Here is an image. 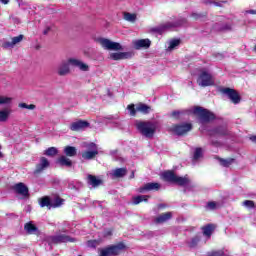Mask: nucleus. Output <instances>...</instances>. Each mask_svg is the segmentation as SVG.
I'll return each mask as SVG.
<instances>
[{"label": "nucleus", "instance_id": "nucleus-1", "mask_svg": "<svg viewBox=\"0 0 256 256\" xmlns=\"http://www.w3.org/2000/svg\"><path fill=\"white\" fill-rule=\"evenodd\" d=\"M69 65H72V67H78L80 71H89V65L84 63L83 61L76 59V58H70L68 61H62L60 64L57 66V75L60 77H67L69 73H71V68Z\"/></svg>", "mask_w": 256, "mask_h": 256}, {"label": "nucleus", "instance_id": "nucleus-2", "mask_svg": "<svg viewBox=\"0 0 256 256\" xmlns=\"http://www.w3.org/2000/svg\"><path fill=\"white\" fill-rule=\"evenodd\" d=\"M136 128L147 139L153 138L155 131H157V122L153 121H137Z\"/></svg>", "mask_w": 256, "mask_h": 256}, {"label": "nucleus", "instance_id": "nucleus-3", "mask_svg": "<svg viewBox=\"0 0 256 256\" xmlns=\"http://www.w3.org/2000/svg\"><path fill=\"white\" fill-rule=\"evenodd\" d=\"M190 113H193V115H198L201 123H209V121H213V119H215V114H213V112L204 109L201 106L190 108Z\"/></svg>", "mask_w": 256, "mask_h": 256}, {"label": "nucleus", "instance_id": "nucleus-4", "mask_svg": "<svg viewBox=\"0 0 256 256\" xmlns=\"http://www.w3.org/2000/svg\"><path fill=\"white\" fill-rule=\"evenodd\" d=\"M96 43L98 45H101L102 49H105L106 51H123V46L119 42L111 41L107 38H96Z\"/></svg>", "mask_w": 256, "mask_h": 256}, {"label": "nucleus", "instance_id": "nucleus-5", "mask_svg": "<svg viewBox=\"0 0 256 256\" xmlns=\"http://www.w3.org/2000/svg\"><path fill=\"white\" fill-rule=\"evenodd\" d=\"M199 87H213L215 85V77L207 70H202L197 78Z\"/></svg>", "mask_w": 256, "mask_h": 256}, {"label": "nucleus", "instance_id": "nucleus-6", "mask_svg": "<svg viewBox=\"0 0 256 256\" xmlns=\"http://www.w3.org/2000/svg\"><path fill=\"white\" fill-rule=\"evenodd\" d=\"M162 179L169 181L170 183H177V185H187L189 183L188 177H179L173 173V171H166L162 173Z\"/></svg>", "mask_w": 256, "mask_h": 256}, {"label": "nucleus", "instance_id": "nucleus-7", "mask_svg": "<svg viewBox=\"0 0 256 256\" xmlns=\"http://www.w3.org/2000/svg\"><path fill=\"white\" fill-rule=\"evenodd\" d=\"M125 251V244L118 243L116 245H110L100 250V256H117L121 255V252Z\"/></svg>", "mask_w": 256, "mask_h": 256}, {"label": "nucleus", "instance_id": "nucleus-8", "mask_svg": "<svg viewBox=\"0 0 256 256\" xmlns=\"http://www.w3.org/2000/svg\"><path fill=\"white\" fill-rule=\"evenodd\" d=\"M48 245H57L59 243H75V238L67 235L48 236L46 238Z\"/></svg>", "mask_w": 256, "mask_h": 256}, {"label": "nucleus", "instance_id": "nucleus-9", "mask_svg": "<svg viewBox=\"0 0 256 256\" xmlns=\"http://www.w3.org/2000/svg\"><path fill=\"white\" fill-rule=\"evenodd\" d=\"M193 129V126L191 123H182L178 125H173L170 127L171 133H174L175 135L181 136V135H187L189 131Z\"/></svg>", "mask_w": 256, "mask_h": 256}, {"label": "nucleus", "instance_id": "nucleus-10", "mask_svg": "<svg viewBox=\"0 0 256 256\" xmlns=\"http://www.w3.org/2000/svg\"><path fill=\"white\" fill-rule=\"evenodd\" d=\"M221 93L224 95H227V97L234 103V105H237L241 103V97L239 96V93L231 88H222Z\"/></svg>", "mask_w": 256, "mask_h": 256}, {"label": "nucleus", "instance_id": "nucleus-11", "mask_svg": "<svg viewBox=\"0 0 256 256\" xmlns=\"http://www.w3.org/2000/svg\"><path fill=\"white\" fill-rule=\"evenodd\" d=\"M85 148L90 150L82 153L83 159H94L99 154V151L97 150V145H95V143L86 144Z\"/></svg>", "mask_w": 256, "mask_h": 256}, {"label": "nucleus", "instance_id": "nucleus-12", "mask_svg": "<svg viewBox=\"0 0 256 256\" xmlns=\"http://www.w3.org/2000/svg\"><path fill=\"white\" fill-rule=\"evenodd\" d=\"M12 189L17 195H20L22 199H27V197H29V188L23 182L15 184Z\"/></svg>", "mask_w": 256, "mask_h": 256}, {"label": "nucleus", "instance_id": "nucleus-13", "mask_svg": "<svg viewBox=\"0 0 256 256\" xmlns=\"http://www.w3.org/2000/svg\"><path fill=\"white\" fill-rule=\"evenodd\" d=\"M187 23V20L185 18L180 19L177 23L172 22H166L165 24H162L158 30L160 33H163V31H168V29H173L175 27H181V25H185Z\"/></svg>", "mask_w": 256, "mask_h": 256}, {"label": "nucleus", "instance_id": "nucleus-14", "mask_svg": "<svg viewBox=\"0 0 256 256\" xmlns=\"http://www.w3.org/2000/svg\"><path fill=\"white\" fill-rule=\"evenodd\" d=\"M208 135H210L211 137H225L229 135V130H227V127L225 126H220L209 130Z\"/></svg>", "mask_w": 256, "mask_h": 256}, {"label": "nucleus", "instance_id": "nucleus-15", "mask_svg": "<svg viewBox=\"0 0 256 256\" xmlns=\"http://www.w3.org/2000/svg\"><path fill=\"white\" fill-rule=\"evenodd\" d=\"M89 127V122L85 120H77L70 124L71 131H83V129H87Z\"/></svg>", "mask_w": 256, "mask_h": 256}, {"label": "nucleus", "instance_id": "nucleus-16", "mask_svg": "<svg viewBox=\"0 0 256 256\" xmlns=\"http://www.w3.org/2000/svg\"><path fill=\"white\" fill-rule=\"evenodd\" d=\"M132 45L134 49H149L151 47V40L149 39H139V40H134L132 42Z\"/></svg>", "mask_w": 256, "mask_h": 256}, {"label": "nucleus", "instance_id": "nucleus-17", "mask_svg": "<svg viewBox=\"0 0 256 256\" xmlns=\"http://www.w3.org/2000/svg\"><path fill=\"white\" fill-rule=\"evenodd\" d=\"M161 189V184L157 182L146 183L144 186L139 188L140 193H145V191H159Z\"/></svg>", "mask_w": 256, "mask_h": 256}, {"label": "nucleus", "instance_id": "nucleus-18", "mask_svg": "<svg viewBox=\"0 0 256 256\" xmlns=\"http://www.w3.org/2000/svg\"><path fill=\"white\" fill-rule=\"evenodd\" d=\"M130 57V52H114L109 55V59H112V61H123V59H129Z\"/></svg>", "mask_w": 256, "mask_h": 256}, {"label": "nucleus", "instance_id": "nucleus-19", "mask_svg": "<svg viewBox=\"0 0 256 256\" xmlns=\"http://www.w3.org/2000/svg\"><path fill=\"white\" fill-rule=\"evenodd\" d=\"M49 165V160L45 157H41L39 163L36 165L35 173H43L45 169H48Z\"/></svg>", "mask_w": 256, "mask_h": 256}, {"label": "nucleus", "instance_id": "nucleus-20", "mask_svg": "<svg viewBox=\"0 0 256 256\" xmlns=\"http://www.w3.org/2000/svg\"><path fill=\"white\" fill-rule=\"evenodd\" d=\"M21 41H23V35L13 37L11 42H4L2 44V47H4V49H13V47H15V45H18V43H21Z\"/></svg>", "mask_w": 256, "mask_h": 256}, {"label": "nucleus", "instance_id": "nucleus-21", "mask_svg": "<svg viewBox=\"0 0 256 256\" xmlns=\"http://www.w3.org/2000/svg\"><path fill=\"white\" fill-rule=\"evenodd\" d=\"M24 229L28 235H39V228H37V226H35L32 221L26 223L24 225Z\"/></svg>", "mask_w": 256, "mask_h": 256}, {"label": "nucleus", "instance_id": "nucleus-22", "mask_svg": "<svg viewBox=\"0 0 256 256\" xmlns=\"http://www.w3.org/2000/svg\"><path fill=\"white\" fill-rule=\"evenodd\" d=\"M11 113H13V110L9 108L0 110V123H7L9 121V117H11Z\"/></svg>", "mask_w": 256, "mask_h": 256}, {"label": "nucleus", "instance_id": "nucleus-23", "mask_svg": "<svg viewBox=\"0 0 256 256\" xmlns=\"http://www.w3.org/2000/svg\"><path fill=\"white\" fill-rule=\"evenodd\" d=\"M112 177L115 179H120L121 177H125L127 175V168H117L112 170Z\"/></svg>", "mask_w": 256, "mask_h": 256}, {"label": "nucleus", "instance_id": "nucleus-24", "mask_svg": "<svg viewBox=\"0 0 256 256\" xmlns=\"http://www.w3.org/2000/svg\"><path fill=\"white\" fill-rule=\"evenodd\" d=\"M173 217L171 212L162 213L155 218V223H165Z\"/></svg>", "mask_w": 256, "mask_h": 256}, {"label": "nucleus", "instance_id": "nucleus-25", "mask_svg": "<svg viewBox=\"0 0 256 256\" xmlns=\"http://www.w3.org/2000/svg\"><path fill=\"white\" fill-rule=\"evenodd\" d=\"M87 179H88V185H91L92 187H99V185L103 183L102 179H99L97 178V176H93L91 174L87 176Z\"/></svg>", "mask_w": 256, "mask_h": 256}, {"label": "nucleus", "instance_id": "nucleus-26", "mask_svg": "<svg viewBox=\"0 0 256 256\" xmlns=\"http://www.w3.org/2000/svg\"><path fill=\"white\" fill-rule=\"evenodd\" d=\"M123 20L128 23H135L137 21V14L130 12H123Z\"/></svg>", "mask_w": 256, "mask_h": 256}, {"label": "nucleus", "instance_id": "nucleus-27", "mask_svg": "<svg viewBox=\"0 0 256 256\" xmlns=\"http://www.w3.org/2000/svg\"><path fill=\"white\" fill-rule=\"evenodd\" d=\"M136 111L139 113H143L144 115H147L151 113V106H147L146 104L140 103L136 107Z\"/></svg>", "mask_w": 256, "mask_h": 256}, {"label": "nucleus", "instance_id": "nucleus-28", "mask_svg": "<svg viewBox=\"0 0 256 256\" xmlns=\"http://www.w3.org/2000/svg\"><path fill=\"white\" fill-rule=\"evenodd\" d=\"M180 115H191V108L188 110H175L171 113V117H174V119H179Z\"/></svg>", "mask_w": 256, "mask_h": 256}, {"label": "nucleus", "instance_id": "nucleus-29", "mask_svg": "<svg viewBox=\"0 0 256 256\" xmlns=\"http://www.w3.org/2000/svg\"><path fill=\"white\" fill-rule=\"evenodd\" d=\"M64 153L67 157H75V155H77V148L73 146H66L64 148Z\"/></svg>", "mask_w": 256, "mask_h": 256}, {"label": "nucleus", "instance_id": "nucleus-30", "mask_svg": "<svg viewBox=\"0 0 256 256\" xmlns=\"http://www.w3.org/2000/svg\"><path fill=\"white\" fill-rule=\"evenodd\" d=\"M58 163L62 165V167H71V165H73L71 159L67 158L66 156H61L58 159Z\"/></svg>", "mask_w": 256, "mask_h": 256}, {"label": "nucleus", "instance_id": "nucleus-31", "mask_svg": "<svg viewBox=\"0 0 256 256\" xmlns=\"http://www.w3.org/2000/svg\"><path fill=\"white\" fill-rule=\"evenodd\" d=\"M199 241H201V234H198V235L194 236L193 238H191V240L188 242V246L191 249H194V247L199 245Z\"/></svg>", "mask_w": 256, "mask_h": 256}, {"label": "nucleus", "instance_id": "nucleus-32", "mask_svg": "<svg viewBox=\"0 0 256 256\" xmlns=\"http://www.w3.org/2000/svg\"><path fill=\"white\" fill-rule=\"evenodd\" d=\"M200 159H203V148H196L193 156V163H197Z\"/></svg>", "mask_w": 256, "mask_h": 256}, {"label": "nucleus", "instance_id": "nucleus-33", "mask_svg": "<svg viewBox=\"0 0 256 256\" xmlns=\"http://www.w3.org/2000/svg\"><path fill=\"white\" fill-rule=\"evenodd\" d=\"M149 196L147 195H139L133 197L132 201L134 205H139V203H143V201H148Z\"/></svg>", "mask_w": 256, "mask_h": 256}, {"label": "nucleus", "instance_id": "nucleus-34", "mask_svg": "<svg viewBox=\"0 0 256 256\" xmlns=\"http://www.w3.org/2000/svg\"><path fill=\"white\" fill-rule=\"evenodd\" d=\"M202 231H203V235H205L206 237H211V235H213V225L209 224L203 227Z\"/></svg>", "mask_w": 256, "mask_h": 256}, {"label": "nucleus", "instance_id": "nucleus-35", "mask_svg": "<svg viewBox=\"0 0 256 256\" xmlns=\"http://www.w3.org/2000/svg\"><path fill=\"white\" fill-rule=\"evenodd\" d=\"M13 98L0 95V105H11Z\"/></svg>", "mask_w": 256, "mask_h": 256}, {"label": "nucleus", "instance_id": "nucleus-36", "mask_svg": "<svg viewBox=\"0 0 256 256\" xmlns=\"http://www.w3.org/2000/svg\"><path fill=\"white\" fill-rule=\"evenodd\" d=\"M44 155L47 157H55L57 155V148L55 147H50L44 151Z\"/></svg>", "mask_w": 256, "mask_h": 256}, {"label": "nucleus", "instance_id": "nucleus-37", "mask_svg": "<svg viewBox=\"0 0 256 256\" xmlns=\"http://www.w3.org/2000/svg\"><path fill=\"white\" fill-rule=\"evenodd\" d=\"M235 159L233 158H228V159H220V165H222V167H230L231 165H233Z\"/></svg>", "mask_w": 256, "mask_h": 256}, {"label": "nucleus", "instance_id": "nucleus-38", "mask_svg": "<svg viewBox=\"0 0 256 256\" xmlns=\"http://www.w3.org/2000/svg\"><path fill=\"white\" fill-rule=\"evenodd\" d=\"M63 199L56 197L54 198V200L51 201V207L52 208H57V207H61L63 205Z\"/></svg>", "mask_w": 256, "mask_h": 256}, {"label": "nucleus", "instance_id": "nucleus-39", "mask_svg": "<svg viewBox=\"0 0 256 256\" xmlns=\"http://www.w3.org/2000/svg\"><path fill=\"white\" fill-rule=\"evenodd\" d=\"M202 3H204L205 5H215L216 7H223L224 3H227V1L213 2L211 0H202Z\"/></svg>", "mask_w": 256, "mask_h": 256}, {"label": "nucleus", "instance_id": "nucleus-40", "mask_svg": "<svg viewBox=\"0 0 256 256\" xmlns=\"http://www.w3.org/2000/svg\"><path fill=\"white\" fill-rule=\"evenodd\" d=\"M181 41L179 39H174L169 42L168 51H173L175 47H179Z\"/></svg>", "mask_w": 256, "mask_h": 256}, {"label": "nucleus", "instance_id": "nucleus-41", "mask_svg": "<svg viewBox=\"0 0 256 256\" xmlns=\"http://www.w3.org/2000/svg\"><path fill=\"white\" fill-rule=\"evenodd\" d=\"M18 107H20V109H28L29 111H33L36 109V106L34 104H27V103H19Z\"/></svg>", "mask_w": 256, "mask_h": 256}, {"label": "nucleus", "instance_id": "nucleus-42", "mask_svg": "<svg viewBox=\"0 0 256 256\" xmlns=\"http://www.w3.org/2000/svg\"><path fill=\"white\" fill-rule=\"evenodd\" d=\"M40 206L49 207V209L53 208V206H51V200H49V197L42 198L40 201Z\"/></svg>", "mask_w": 256, "mask_h": 256}, {"label": "nucleus", "instance_id": "nucleus-43", "mask_svg": "<svg viewBox=\"0 0 256 256\" xmlns=\"http://www.w3.org/2000/svg\"><path fill=\"white\" fill-rule=\"evenodd\" d=\"M127 109L130 112L131 117H135V115L137 114V109H135V105L130 104L128 105Z\"/></svg>", "mask_w": 256, "mask_h": 256}, {"label": "nucleus", "instance_id": "nucleus-44", "mask_svg": "<svg viewBox=\"0 0 256 256\" xmlns=\"http://www.w3.org/2000/svg\"><path fill=\"white\" fill-rule=\"evenodd\" d=\"M216 29L218 31H231L232 26L231 24H225V25H222L221 27H216Z\"/></svg>", "mask_w": 256, "mask_h": 256}, {"label": "nucleus", "instance_id": "nucleus-45", "mask_svg": "<svg viewBox=\"0 0 256 256\" xmlns=\"http://www.w3.org/2000/svg\"><path fill=\"white\" fill-rule=\"evenodd\" d=\"M243 206L247 207L248 209H253V207H255V202L251 200H246L243 202Z\"/></svg>", "mask_w": 256, "mask_h": 256}, {"label": "nucleus", "instance_id": "nucleus-46", "mask_svg": "<svg viewBox=\"0 0 256 256\" xmlns=\"http://www.w3.org/2000/svg\"><path fill=\"white\" fill-rule=\"evenodd\" d=\"M108 119L111 120L110 123L115 125V127H121V122L117 118L109 117Z\"/></svg>", "mask_w": 256, "mask_h": 256}, {"label": "nucleus", "instance_id": "nucleus-47", "mask_svg": "<svg viewBox=\"0 0 256 256\" xmlns=\"http://www.w3.org/2000/svg\"><path fill=\"white\" fill-rule=\"evenodd\" d=\"M88 247H92L93 249H95V247H97V245H99V242H97V240H89L87 242Z\"/></svg>", "mask_w": 256, "mask_h": 256}, {"label": "nucleus", "instance_id": "nucleus-48", "mask_svg": "<svg viewBox=\"0 0 256 256\" xmlns=\"http://www.w3.org/2000/svg\"><path fill=\"white\" fill-rule=\"evenodd\" d=\"M207 209H210V211H213L214 209H217V203L216 202H209L207 204Z\"/></svg>", "mask_w": 256, "mask_h": 256}, {"label": "nucleus", "instance_id": "nucleus-49", "mask_svg": "<svg viewBox=\"0 0 256 256\" xmlns=\"http://www.w3.org/2000/svg\"><path fill=\"white\" fill-rule=\"evenodd\" d=\"M191 17H193V19L197 20V19H201V17H203V16L199 13H192Z\"/></svg>", "mask_w": 256, "mask_h": 256}, {"label": "nucleus", "instance_id": "nucleus-50", "mask_svg": "<svg viewBox=\"0 0 256 256\" xmlns=\"http://www.w3.org/2000/svg\"><path fill=\"white\" fill-rule=\"evenodd\" d=\"M211 144L214 145V147H219V145H221V142L215 141V140H211Z\"/></svg>", "mask_w": 256, "mask_h": 256}, {"label": "nucleus", "instance_id": "nucleus-51", "mask_svg": "<svg viewBox=\"0 0 256 256\" xmlns=\"http://www.w3.org/2000/svg\"><path fill=\"white\" fill-rule=\"evenodd\" d=\"M49 31H51V27L47 26L43 31V35H48Z\"/></svg>", "mask_w": 256, "mask_h": 256}, {"label": "nucleus", "instance_id": "nucleus-52", "mask_svg": "<svg viewBox=\"0 0 256 256\" xmlns=\"http://www.w3.org/2000/svg\"><path fill=\"white\" fill-rule=\"evenodd\" d=\"M112 234L113 232H111V230H108L104 233V237H111Z\"/></svg>", "mask_w": 256, "mask_h": 256}, {"label": "nucleus", "instance_id": "nucleus-53", "mask_svg": "<svg viewBox=\"0 0 256 256\" xmlns=\"http://www.w3.org/2000/svg\"><path fill=\"white\" fill-rule=\"evenodd\" d=\"M249 13L250 15H256V10H248L246 14Z\"/></svg>", "mask_w": 256, "mask_h": 256}, {"label": "nucleus", "instance_id": "nucleus-54", "mask_svg": "<svg viewBox=\"0 0 256 256\" xmlns=\"http://www.w3.org/2000/svg\"><path fill=\"white\" fill-rule=\"evenodd\" d=\"M10 0H0V2L3 4V5H8Z\"/></svg>", "mask_w": 256, "mask_h": 256}, {"label": "nucleus", "instance_id": "nucleus-55", "mask_svg": "<svg viewBox=\"0 0 256 256\" xmlns=\"http://www.w3.org/2000/svg\"><path fill=\"white\" fill-rule=\"evenodd\" d=\"M250 140L252 141V143H256V136H251Z\"/></svg>", "mask_w": 256, "mask_h": 256}, {"label": "nucleus", "instance_id": "nucleus-56", "mask_svg": "<svg viewBox=\"0 0 256 256\" xmlns=\"http://www.w3.org/2000/svg\"><path fill=\"white\" fill-rule=\"evenodd\" d=\"M135 177V172H132V174L130 175V179H133Z\"/></svg>", "mask_w": 256, "mask_h": 256}, {"label": "nucleus", "instance_id": "nucleus-57", "mask_svg": "<svg viewBox=\"0 0 256 256\" xmlns=\"http://www.w3.org/2000/svg\"><path fill=\"white\" fill-rule=\"evenodd\" d=\"M254 49H255V51H256V45H255V48H254Z\"/></svg>", "mask_w": 256, "mask_h": 256}]
</instances>
